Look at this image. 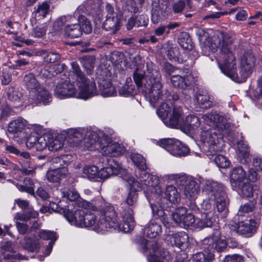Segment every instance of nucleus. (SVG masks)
Listing matches in <instances>:
<instances>
[{"instance_id":"2f4dec72","label":"nucleus","mask_w":262,"mask_h":262,"mask_svg":"<svg viewBox=\"0 0 262 262\" xmlns=\"http://www.w3.org/2000/svg\"><path fill=\"white\" fill-rule=\"evenodd\" d=\"M26 127H28L27 122L23 118L19 117L10 122L8 131L12 134L17 133L21 132Z\"/></svg>"},{"instance_id":"b1692460","label":"nucleus","mask_w":262,"mask_h":262,"mask_svg":"<svg viewBox=\"0 0 262 262\" xmlns=\"http://www.w3.org/2000/svg\"><path fill=\"white\" fill-rule=\"evenodd\" d=\"M246 173L241 166L234 167L230 172V182L233 186H236L246 180Z\"/></svg>"},{"instance_id":"6e6d98bb","label":"nucleus","mask_w":262,"mask_h":262,"mask_svg":"<svg viewBox=\"0 0 262 262\" xmlns=\"http://www.w3.org/2000/svg\"><path fill=\"white\" fill-rule=\"evenodd\" d=\"M214 162L219 167L222 168L228 167L230 164V161L227 158L221 155H217L215 157Z\"/></svg>"},{"instance_id":"473e14b6","label":"nucleus","mask_w":262,"mask_h":262,"mask_svg":"<svg viewBox=\"0 0 262 262\" xmlns=\"http://www.w3.org/2000/svg\"><path fill=\"white\" fill-rule=\"evenodd\" d=\"M180 75L182 76V79L179 81L180 84H184L185 86H178V88L185 89L189 86L193 81L194 77L190 69L185 68L181 70L179 72Z\"/></svg>"},{"instance_id":"6e6552de","label":"nucleus","mask_w":262,"mask_h":262,"mask_svg":"<svg viewBox=\"0 0 262 262\" xmlns=\"http://www.w3.org/2000/svg\"><path fill=\"white\" fill-rule=\"evenodd\" d=\"M203 191V193L210 194V199L214 201L219 212H226L227 210L229 201L225 188L222 184L215 181H206Z\"/></svg>"},{"instance_id":"79ce46f5","label":"nucleus","mask_w":262,"mask_h":262,"mask_svg":"<svg viewBox=\"0 0 262 262\" xmlns=\"http://www.w3.org/2000/svg\"><path fill=\"white\" fill-rule=\"evenodd\" d=\"M19 155L22 158L19 159V163L22 165V172L26 174H30L33 172V171L31 170L27 169V167H30V162L29 161V159L30 158V155L28 152H21L19 151Z\"/></svg>"},{"instance_id":"9d476101","label":"nucleus","mask_w":262,"mask_h":262,"mask_svg":"<svg viewBox=\"0 0 262 262\" xmlns=\"http://www.w3.org/2000/svg\"><path fill=\"white\" fill-rule=\"evenodd\" d=\"M196 35L198 37L203 54L205 56H208L210 53H214L217 50L221 44V39H222V45L223 44V37L221 35H229L220 33L213 37L210 38L205 29L202 28L196 29Z\"/></svg>"},{"instance_id":"864d4df0","label":"nucleus","mask_w":262,"mask_h":262,"mask_svg":"<svg viewBox=\"0 0 262 262\" xmlns=\"http://www.w3.org/2000/svg\"><path fill=\"white\" fill-rule=\"evenodd\" d=\"M135 90V86L132 83L128 82L122 86L119 90V94L120 96L128 97L133 93Z\"/></svg>"},{"instance_id":"ea45409f","label":"nucleus","mask_w":262,"mask_h":262,"mask_svg":"<svg viewBox=\"0 0 262 262\" xmlns=\"http://www.w3.org/2000/svg\"><path fill=\"white\" fill-rule=\"evenodd\" d=\"M15 185L21 192H26L31 195L34 194V184L30 178H25L23 185L17 183Z\"/></svg>"},{"instance_id":"4c0bfd02","label":"nucleus","mask_w":262,"mask_h":262,"mask_svg":"<svg viewBox=\"0 0 262 262\" xmlns=\"http://www.w3.org/2000/svg\"><path fill=\"white\" fill-rule=\"evenodd\" d=\"M61 193L63 198H66L72 202L76 201L75 203H77L79 207V202L84 201L80 198V195L78 192L73 188L68 190L66 189H62L61 191Z\"/></svg>"},{"instance_id":"052dcab7","label":"nucleus","mask_w":262,"mask_h":262,"mask_svg":"<svg viewBox=\"0 0 262 262\" xmlns=\"http://www.w3.org/2000/svg\"><path fill=\"white\" fill-rule=\"evenodd\" d=\"M200 220V219H195L193 214L191 213L187 214L186 213L183 219L181 225L185 227H189L192 226L195 222H199Z\"/></svg>"},{"instance_id":"f704fd0d","label":"nucleus","mask_w":262,"mask_h":262,"mask_svg":"<svg viewBox=\"0 0 262 262\" xmlns=\"http://www.w3.org/2000/svg\"><path fill=\"white\" fill-rule=\"evenodd\" d=\"M195 100L200 106L203 108H207L212 105V101L207 93L199 91L195 96Z\"/></svg>"},{"instance_id":"393cba45","label":"nucleus","mask_w":262,"mask_h":262,"mask_svg":"<svg viewBox=\"0 0 262 262\" xmlns=\"http://www.w3.org/2000/svg\"><path fill=\"white\" fill-rule=\"evenodd\" d=\"M69 19H75L71 16H63L58 18L53 23L52 33L54 35H60L64 32L66 33V27L67 25L66 23ZM71 21H73V20Z\"/></svg>"},{"instance_id":"bf43d9fd","label":"nucleus","mask_w":262,"mask_h":262,"mask_svg":"<svg viewBox=\"0 0 262 262\" xmlns=\"http://www.w3.org/2000/svg\"><path fill=\"white\" fill-rule=\"evenodd\" d=\"M39 242L38 239L28 238L26 239V248L31 252H37L39 249Z\"/></svg>"},{"instance_id":"338daca9","label":"nucleus","mask_w":262,"mask_h":262,"mask_svg":"<svg viewBox=\"0 0 262 262\" xmlns=\"http://www.w3.org/2000/svg\"><path fill=\"white\" fill-rule=\"evenodd\" d=\"M136 20V26L137 27L146 26L148 24V18L146 15L134 16Z\"/></svg>"},{"instance_id":"58836bf2","label":"nucleus","mask_w":262,"mask_h":262,"mask_svg":"<svg viewBox=\"0 0 262 262\" xmlns=\"http://www.w3.org/2000/svg\"><path fill=\"white\" fill-rule=\"evenodd\" d=\"M38 215L37 212L34 211L33 209H31L30 211H25L23 213L18 212L15 214L14 220L16 223L17 222H27L31 219H35Z\"/></svg>"},{"instance_id":"09e8293b","label":"nucleus","mask_w":262,"mask_h":262,"mask_svg":"<svg viewBox=\"0 0 262 262\" xmlns=\"http://www.w3.org/2000/svg\"><path fill=\"white\" fill-rule=\"evenodd\" d=\"M98 168L94 165L86 166L83 168V173L89 179L98 180Z\"/></svg>"},{"instance_id":"bb28decb","label":"nucleus","mask_w":262,"mask_h":262,"mask_svg":"<svg viewBox=\"0 0 262 262\" xmlns=\"http://www.w3.org/2000/svg\"><path fill=\"white\" fill-rule=\"evenodd\" d=\"M86 130L83 128L75 129L72 131V139L76 144H78L80 143L83 142L84 147L87 149L86 146V139L91 138V135L95 132H87L86 135L85 134Z\"/></svg>"},{"instance_id":"a211bd4d","label":"nucleus","mask_w":262,"mask_h":262,"mask_svg":"<svg viewBox=\"0 0 262 262\" xmlns=\"http://www.w3.org/2000/svg\"><path fill=\"white\" fill-rule=\"evenodd\" d=\"M1 248L4 251V260L3 262H12L13 260L20 259L22 255L17 254L14 251L13 244L10 242H4L1 243Z\"/></svg>"},{"instance_id":"13d9d810","label":"nucleus","mask_w":262,"mask_h":262,"mask_svg":"<svg viewBox=\"0 0 262 262\" xmlns=\"http://www.w3.org/2000/svg\"><path fill=\"white\" fill-rule=\"evenodd\" d=\"M144 0H127L126 4L128 10L131 12L136 13Z\"/></svg>"},{"instance_id":"c85d7f7f","label":"nucleus","mask_w":262,"mask_h":262,"mask_svg":"<svg viewBox=\"0 0 262 262\" xmlns=\"http://www.w3.org/2000/svg\"><path fill=\"white\" fill-rule=\"evenodd\" d=\"M178 43L179 45L185 50L190 52L193 54L197 55L196 52L193 50V43L188 33L182 32L178 37Z\"/></svg>"},{"instance_id":"a878e982","label":"nucleus","mask_w":262,"mask_h":262,"mask_svg":"<svg viewBox=\"0 0 262 262\" xmlns=\"http://www.w3.org/2000/svg\"><path fill=\"white\" fill-rule=\"evenodd\" d=\"M200 191V187L195 181L190 179L184 187V194L189 199L194 200L196 198Z\"/></svg>"},{"instance_id":"dca6fc26","label":"nucleus","mask_w":262,"mask_h":262,"mask_svg":"<svg viewBox=\"0 0 262 262\" xmlns=\"http://www.w3.org/2000/svg\"><path fill=\"white\" fill-rule=\"evenodd\" d=\"M29 99L31 103L36 104L40 103L47 104L52 101L51 94L42 85L29 94Z\"/></svg>"},{"instance_id":"412c9836","label":"nucleus","mask_w":262,"mask_h":262,"mask_svg":"<svg viewBox=\"0 0 262 262\" xmlns=\"http://www.w3.org/2000/svg\"><path fill=\"white\" fill-rule=\"evenodd\" d=\"M208 240L209 245L218 252L223 251L227 247L226 241L221 236L220 232L217 230L214 231L212 236L209 237Z\"/></svg>"},{"instance_id":"cd10ccee","label":"nucleus","mask_w":262,"mask_h":262,"mask_svg":"<svg viewBox=\"0 0 262 262\" xmlns=\"http://www.w3.org/2000/svg\"><path fill=\"white\" fill-rule=\"evenodd\" d=\"M23 84L29 91L30 94L42 85L32 73H29L25 76Z\"/></svg>"},{"instance_id":"c9c22d12","label":"nucleus","mask_w":262,"mask_h":262,"mask_svg":"<svg viewBox=\"0 0 262 262\" xmlns=\"http://www.w3.org/2000/svg\"><path fill=\"white\" fill-rule=\"evenodd\" d=\"M50 6L47 2H43L39 4L37 7L34 8L33 13L35 18L37 20H40L45 18L49 11Z\"/></svg>"},{"instance_id":"37998d69","label":"nucleus","mask_w":262,"mask_h":262,"mask_svg":"<svg viewBox=\"0 0 262 262\" xmlns=\"http://www.w3.org/2000/svg\"><path fill=\"white\" fill-rule=\"evenodd\" d=\"M214 254L211 252H199L193 256V260L195 262H212Z\"/></svg>"},{"instance_id":"4d7b16f0","label":"nucleus","mask_w":262,"mask_h":262,"mask_svg":"<svg viewBox=\"0 0 262 262\" xmlns=\"http://www.w3.org/2000/svg\"><path fill=\"white\" fill-rule=\"evenodd\" d=\"M95 64V58L93 56H87L85 57L83 66L85 70H86V72L90 74L92 71L93 70Z\"/></svg>"},{"instance_id":"69168bd1","label":"nucleus","mask_w":262,"mask_h":262,"mask_svg":"<svg viewBox=\"0 0 262 262\" xmlns=\"http://www.w3.org/2000/svg\"><path fill=\"white\" fill-rule=\"evenodd\" d=\"M244 257L237 254L228 255L226 256L223 262H243Z\"/></svg>"},{"instance_id":"680f3d73","label":"nucleus","mask_w":262,"mask_h":262,"mask_svg":"<svg viewBox=\"0 0 262 262\" xmlns=\"http://www.w3.org/2000/svg\"><path fill=\"white\" fill-rule=\"evenodd\" d=\"M46 55L44 56V60L47 62L54 63L57 61L60 58V55L55 52H50L46 53Z\"/></svg>"},{"instance_id":"9b49d317","label":"nucleus","mask_w":262,"mask_h":262,"mask_svg":"<svg viewBox=\"0 0 262 262\" xmlns=\"http://www.w3.org/2000/svg\"><path fill=\"white\" fill-rule=\"evenodd\" d=\"M158 144L174 156H185L189 153V150L188 147L173 138L161 139L158 141Z\"/></svg>"},{"instance_id":"f03ea898","label":"nucleus","mask_w":262,"mask_h":262,"mask_svg":"<svg viewBox=\"0 0 262 262\" xmlns=\"http://www.w3.org/2000/svg\"><path fill=\"white\" fill-rule=\"evenodd\" d=\"M79 207L90 211L85 212L83 227H91L97 232L107 231L112 229L128 232L135 226L133 210L127 207L120 210L118 217L114 206L106 203L102 196H98L91 202L81 201Z\"/></svg>"},{"instance_id":"72a5a7b5","label":"nucleus","mask_w":262,"mask_h":262,"mask_svg":"<svg viewBox=\"0 0 262 262\" xmlns=\"http://www.w3.org/2000/svg\"><path fill=\"white\" fill-rule=\"evenodd\" d=\"M38 236L40 238L45 240L50 239L51 241L49 243L48 246L46 250V255H48L52 250V247L53 244V241H55L57 239L56 234L53 231L41 230L38 233Z\"/></svg>"},{"instance_id":"0e129e2a","label":"nucleus","mask_w":262,"mask_h":262,"mask_svg":"<svg viewBox=\"0 0 262 262\" xmlns=\"http://www.w3.org/2000/svg\"><path fill=\"white\" fill-rule=\"evenodd\" d=\"M14 203L23 210L30 211L31 209H33L29 205V202L27 200L17 199L15 200Z\"/></svg>"},{"instance_id":"e2e57ef3","label":"nucleus","mask_w":262,"mask_h":262,"mask_svg":"<svg viewBox=\"0 0 262 262\" xmlns=\"http://www.w3.org/2000/svg\"><path fill=\"white\" fill-rule=\"evenodd\" d=\"M81 19L83 20L81 24H80L81 32L83 31L86 34L91 33L92 30V27L90 21L84 16H81Z\"/></svg>"},{"instance_id":"8fccbe9b","label":"nucleus","mask_w":262,"mask_h":262,"mask_svg":"<svg viewBox=\"0 0 262 262\" xmlns=\"http://www.w3.org/2000/svg\"><path fill=\"white\" fill-rule=\"evenodd\" d=\"M8 99L14 103L19 102L22 97L21 93L17 89L10 88L7 91Z\"/></svg>"},{"instance_id":"aec40b11","label":"nucleus","mask_w":262,"mask_h":262,"mask_svg":"<svg viewBox=\"0 0 262 262\" xmlns=\"http://www.w3.org/2000/svg\"><path fill=\"white\" fill-rule=\"evenodd\" d=\"M99 84L100 93L102 96L107 97L116 95V90L112 85L110 78H104L102 76L99 78Z\"/></svg>"},{"instance_id":"7c9ffc66","label":"nucleus","mask_w":262,"mask_h":262,"mask_svg":"<svg viewBox=\"0 0 262 262\" xmlns=\"http://www.w3.org/2000/svg\"><path fill=\"white\" fill-rule=\"evenodd\" d=\"M120 26V23L118 15H115V16L112 17H106V19L103 24L105 30L113 33H115L119 29Z\"/></svg>"},{"instance_id":"f3484780","label":"nucleus","mask_w":262,"mask_h":262,"mask_svg":"<svg viewBox=\"0 0 262 262\" xmlns=\"http://www.w3.org/2000/svg\"><path fill=\"white\" fill-rule=\"evenodd\" d=\"M85 211L82 209L71 210L68 209L64 211V215L67 220L72 225L78 227H83Z\"/></svg>"},{"instance_id":"4be33fe9","label":"nucleus","mask_w":262,"mask_h":262,"mask_svg":"<svg viewBox=\"0 0 262 262\" xmlns=\"http://www.w3.org/2000/svg\"><path fill=\"white\" fill-rule=\"evenodd\" d=\"M55 169L51 168L47 171L46 178L50 182H57L64 177L68 172L66 167H58V166H53Z\"/></svg>"},{"instance_id":"a18cd8bd","label":"nucleus","mask_w":262,"mask_h":262,"mask_svg":"<svg viewBox=\"0 0 262 262\" xmlns=\"http://www.w3.org/2000/svg\"><path fill=\"white\" fill-rule=\"evenodd\" d=\"M63 146V140L62 138H53L50 135V142L48 144V149L50 151H57Z\"/></svg>"},{"instance_id":"f8f14e48","label":"nucleus","mask_w":262,"mask_h":262,"mask_svg":"<svg viewBox=\"0 0 262 262\" xmlns=\"http://www.w3.org/2000/svg\"><path fill=\"white\" fill-rule=\"evenodd\" d=\"M207 197L201 204V208L203 212L201 218L198 223L199 228L210 227L212 225V218L215 213L214 207L212 205L213 200L210 199V194L204 193Z\"/></svg>"},{"instance_id":"423d86ee","label":"nucleus","mask_w":262,"mask_h":262,"mask_svg":"<svg viewBox=\"0 0 262 262\" xmlns=\"http://www.w3.org/2000/svg\"><path fill=\"white\" fill-rule=\"evenodd\" d=\"M71 64L72 72L69 77L71 78L73 83H76L79 89L78 97L86 100L98 95L95 81L85 76L77 63L73 62Z\"/></svg>"},{"instance_id":"2eb2a0df","label":"nucleus","mask_w":262,"mask_h":262,"mask_svg":"<svg viewBox=\"0 0 262 262\" xmlns=\"http://www.w3.org/2000/svg\"><path fill=\"white\" fill-rule=\"evenodd\" d=\"M101 160L102 162H105L108 163V166H104L98 170V179H107L111 176H116L120 172L122 169L121 166L116 161L112 160L107 157H103Z\"/></svg>"},{"instance_id":"20e7f679","label":"nucleus","mask_w":262,"mask_h":262,"mask_svg":"<svg viewBox=\"0 0 262 262\" xmlns=\"http://www.w3.org/2000/svg\"><path fill=\"white\" fill-rule=\"evenodd\" d=\"M202 119L204 124L201 127V139L207 156L211 158L222 149L220 130L228 128L229 125L224 117L216 112L204 114Z\"/></svg>"},{"instance_id":"1a4fd4ad","label":"nucleus","mask_w":262,"mask_h":262,"mask_svg":"<svg viewBox=\"0 0 262 262\" xmlns=\"http://www.w3.org/2000/svg\"><path fill=\"white\" fill-rule=\"evenodd\" d=\"M130 158L134 164L141 170L140 174V181L145 186H149V189L147 190L155 191L156 193L161 192L160 188L158 186L159 178L156 175H153L146 172L147 168L145 160L144 157L139 154L133 153Z\"/></svg>"},{"instance_id":"603ef678","label":"nucleus","mask_w":262,"mask_h":262,"mask_svg":"<svg viewBox=\"0 0 262 262\" xmlns=\"http://www.w3.org/2000/svg\"><path fill=\"white\" fill-rule=\"evenodd\" d=\"M166 55L169 60L182 62L184 59L181 57L180 53L177 48H170L167 51Z\"/></svg>"},{"instance_id":"0eeeda50","label":"nucleus","mask_w":262,"mask_h":262,"mask_svg":"<svg viewBox=\"0 0 262 262\" xmlns=\"http://www.w3.org/2000/svg\"><path fill=\"white\" fill-rule=\"evenodd\" d=\"M92 139H86V146L89 150H100L105 156L116 157L122 155L125 151L124 146L116 142L105 141L99 139L96 133L91 135Z\"/></svg>"},{"instance_id":"de8ad7c7","label":"nucleus","mask_w":262,"mask_h":262,"mask_svg":"<svg viewBox=\"0 0 262 262\" xmlns=\"http://www.w3.org/2000/svg\"><path fill=\"white\" fill-rule=\"evenodd\" d=\"M186 213L187 209L185 207H179L172 213L171 217L176 224L181 225L183 219Z\"/></svg>"},{"instance_id":"4468645a","label":"nucleus","mask_w":262,"mask_h":262,"mask_svg":"<svg viewBox=\"0 0 262 262\" xmlns=\"http://www.w3.org/2000/svg\"><path fill=\"white\" fill-rule=\"evenodd\" d=\"M123 179L127 183L128 193L126 198V203L129 206H134L138 201V193L141 189V184L134 178L130 176H126Z\"/></svg>"},{"instance_id":"5701e85b","label":"nucleus","mask_w":262,"mask_h":262,"mask_svg":"<svg viewBox=\"0 0 262 262\" xmlns=\"http://www.w3.org/2000/svg\"><path fill=\"white\" fill-rule=\"evenodd\" d=\"M162 232L161 225L156 220H151L145 226L144 233L148 237L154 238Z\"/></svg>"},{"instance_id":"3c124183","label":"nucleus","mask_w":262,"mask_h":262,"mask_svg":"<svg viewBox=\"0 0 262 262\" xmlns=\"http://www.w3.org/2000/svg\"><path fill=\"white\" fill-rule=\"evenodd\" d=\"M49 142H50V135H43L38 137L36 143V149L41 151L46 147H48Z\"/></svg>"},{"instance_id":"7ed1b4c3","label":"nucleus","mask_w":262,"mask_h":262,"mask_svg":"<svg viewBox=\"0 0 262 262\" xmlns=\"http://www.w3.org/2000/svg\"><path fill=\"white\" fill-rule=\"evenodd\" d=\"M223 42L220 53L216 59L222 72L233 81L241 82L245 80L252 73L255 64V57L251 50L246 51L240 58L238 73L235 66L234 54V39L229 35L223 36Z\"/></svg>"},{"instance_id":"774afa93","label":"nucleus","mask_w":262,"mask_h":262,"mask_svg":"<svg viewBox=\"0 0 262 262\" xmlns=\"http://www.w3.org/2000/svg\"><path fill=\"white\" fill-rule=\"evenodd\" d=\"M253 96L257 99L262 96V76L257 80V86L253 91Z\"/></svg>"},{"instance_id":"5fc2aeb1","label":"nucleus","mask_w":262,"mask_h":262,"mask_svg":"<svg viewBox=\"0 0 262 262\" xmlns=\"http://www.w3.org/2000/svg\"><path fill=\"white\" fill-rule=\"evenodd\" d=\"M255 208V202L249 201L247 203L241 206L238 212V215L240 216L245 215L250 212H252Z\"/></svg>"},{"instance_id":"e433bc0d","label":"nucleus","mask_w":262,"mask_h":262,"mask_svg":"<svg viewBox=\"0 0 262 262\" xmlns=\"http://www.w3.org/2000/svg\"><path fill=\"white\" fill-rule=\"evenodd\" d=\"M237 189L238 193L243 197L249 198L253 195V188L249 182H242L241 185L237 184L234 186Z\"/></svg>"},{"instance_id":"39448f33","label":"nucleus","mask_w":262,"mask_h":262,"mask_svg":"<svg viewBox=\"0 0 262 262\" xmlns=\"http://www.w3.org/2000/svg\"><path fill=\"white\" fill-rule=\"evenodd\" d=\"M158 186L161 191L159 193H156L155 191H148L147 189H149L150 187L148 186H145L146 187L143 189L146 197L150 204L154 216L156 219L160 218L164 226L166 227L168 226L169 222L163 208L161 205L162 198L166 199L171 203L177 204L180 201V195L177 189L173 185L167 186L164 192L159 185V183Z\"/></svg>"},{"instance_id":"a19ab883","label":"nucleus","mask_w":262,"mask_h":262,"mask_svg":"<svg viewBox=\"0 0 262 262\" xmlns=\"http://www.w3.org/2000/svg\"><path fill=\"white\" fill-rule=\"evenodd\" d=\"M66 34L71 38L79 37L81 34L80 24L77 23L67 24L66 27Z\"/></svg>"},{"instance_id":"c756f323","label":"nucleus","mask_w":262,"mask_h":262,"mask_svg":"<svg viewBox=\"0 0 262 262\" xmlns=\"http://www.w3.org/2000/svg\"><path fill=\"white\" fill-rule=\"evenodd\" d=\"M255 223L254 221L240 222L237 227V232L240 234L250 236L255 231Z\"/></svg>"},{"instance_id":"c03bdc74","label":"nucleus","mask_w":262,"mask_h":262,"mask_svg":"<svg viewBox=\"0 0 262 262\" xmlns=\"http://www.w3.org/2000/svg\"><path fill=\"white\" fill-rule=\"evenodd\" d=\"M167 178L170 180H173L180 185H184L192 178L189 177L185 173L170 174L167 176Z\"/></svg>"},{"instance_id":"6ab92c4d","label":"nucleus","mask_w":262,"mask_h":262,"mask_svg":"<svg viewBox=\"0 0 262 262\" xmlns=\"http://www.w3.org/2000/svg\"><path fill=\"white\" fill-rule=\"evenodd\" d=\"M166 239L170 241L172 246L175 245L183 250L188 246L189 237L185 232H181L168 235Z\"/></svg>"},{"instance_id":"ddd939ff","label":"nucleus","mask_w":262,"mask_h":262,"mask_svg":"<svg viewBox=\"0 0 262 262\" xmlns=\"http://www.w3.org/2000/svg\"><path fill=\"white\" fill-rule=\"evenodd\" d=\"M72 83L73 80L69 77V80H65L63 82L58 83L54 90L55 96L60 99L73 97L80 98L78 97L79 91L76 92V89Z\"/></svg>"},{"instance_id":"f257e3e1","label":"nucleus","mask_w":262,"mask_h":262,"mask_svg":"<svg viewBox=\"0 0 262 262\" xmlns=\"http://www.w3.org/2000/svg\"><path fill=\"white\" fill-rule=\"evenodd\" d=\"M146 69L145 78L149 80L148 85L150 86L148 92L149 101L154 105L158 100H161L157 114L163 123L169 127H182L195 133L201 124L199 118L194 115H189L183 120L182 109L174 104V102L179 99L178 96L171 95L167 90L162 94V76L157 67L152 63H148Z\"/></svg>"},{"instance_id":"49530a36","label":"nucleus","mask_w":262,"mask_h":262,"mask_svg":"<svg viewBox=\"0 0 262 262\" xmlns=\"http://www.w3.org/2000/svg\"><path fill=\"white\" fill-rule=\"evenodd\" d=\"M152 249L154 254L148 258L149 262H163V256H162L161 250L157 243L152 244Z\"/></svg>"}]
</instances>
